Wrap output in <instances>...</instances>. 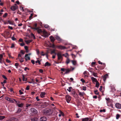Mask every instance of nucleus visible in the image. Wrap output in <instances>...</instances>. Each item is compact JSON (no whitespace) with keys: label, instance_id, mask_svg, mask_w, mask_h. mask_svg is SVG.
Instances as JSON below:
<instances>
[{"label":"nucleus","instance_id":"obj_49","mask_svg":"<svg viewBox=\"0 0 121 121\" xmlns=\"http://www.w3.org/2000/svg\"><path fill=\"white\" fill-rule=\"evenodd\" d=\"M66 69L64 68H62L61 69V70L63 72H64L65 70Z\"/></svg>","mask_w":121,"mask_h":121},{"label":"nucleus","instance_id":"obj_41","mask_svg":"<svg viewBox=\"0 0 121 121\" xmlns=\"http://www.w3.org/2000/svg\"><path fill=\"white\" fill-rule=\"evenodd\" d=\"M36 63H38L40 65L41 63L40 62V61H39V60H38L37 61H36L35 62Z\"/></svg>","mask_w":121,"mask_h":121},{"label":"nucleus","instance_id":"obj_3","mask_svg":"<svg viewBox=\"0 0 121 121\" xmlns=\"http://www.w3.org/2000/svg\"><path fill=\"white\" fill-rule=\"evenodd\" d=\"M65 98L67 102L68 103H69L71 99V97L69 95H66L65 96Z\"/></svg>","mask_w":121,"mask_h":121},{"label":"nucleus","instance_id":"obj_51","mask_svg":"<svg viewBox=\"0 0 121 121\" xmlns=\"http://www.w3.org/2000/svg\"><path fill=\"white\" fill-rule=\"evenodd\" d=\"M12 40L14 41L16 39L13 36L12 37Z\"/></svg>","mask_w":121,"mask_h":121},{"label":"nucleus","instance_id":"obj_30","mask_svg":"<svg viewBox=\"0 0 121 121\" xmlns=\"http://www.w3.org/2000/svg\"><path fill=\"white\" fill-rule=\"evenodd\" d=\"M18 107L22 108L23 106V103H21L20 104H18Z\"/></svg>","mask_w":121,"mask_h":121},{"label":"nucleus","instance_id":"obj_53","mask_svg":"<svg viewBox=\"0 0 121 121\" xmlns=\"http://www.w3.org/2000/svg\"><path fill=\"white\" fill-rule=\"evenodd\" d=\"M6 61L8 63H10L11 62V61L10 60H8L7 59L6 60Z\"/></svg>","mask_w":121,"mask_h":121},{"label":"nucleus","instance_id":"obj_17","mask_svg":"<svg viewBox=\"0 0 121 121\" xmlns=\"http://www.w3.org/2000/svg\"><path fill=\"white\" fill-rule=\"evenodd\" d=\"M23 58H22V57L21 58H17V60L18 59L21 63H22L24 61Z\"/></svg>","mask_w":121,"mask_h":121},{"label":"nucleus","instance_id":"obj_9","mask_svg":"<svg viewBox=\"0 0 121 121\" xmlns=\"http://www.w3.org/2000/svg\"><path fill=\"white\" fill-rule=\"evenodd\" d=\"M28 54H26L25 56V59L26 61H27L28 60H30V58L29 56H28Z\"/></svg>","mask_w":121,"mask_h":121},{"label":"nucleus","instance_id":"obj_11","mask_svg":"<svg viewBox=\"0 0 121 121\" xmlns=\"http://www.w3.org/2000/svg\"><path fill=\"white\" fill-rule=\"evenodd\" d=\"M40 121H46L47 118L44 117H40Z\"/></svg>","mask_w":121,"mask_h":121},{"label":"nucleus","instance_id":"obj_12","mask_svg":"<svg viewBox=\"0 0 121 121\" xmlns=\"http://www.w3.org/2000/svg\"><path fill=\"white\" fill-rule=\"evenodd\" d=\"M5 99L9 101L11 103H13L14 102L13 101L12 99L9 98L8 97H5Z\"/></svg>","mask_w":121,"mask_h":121},{"label":"nucleus","instance_id":"obj_38","mask_svg":"<svg viewBox=\"0 0 121 121\" xmlns=\"http://www.w3.org/2000/svg\"><path fill=\"white\" fill-rule=\"evenodd\" d=\"M120 117V115L118 114H117L116 116V119H119V117Z\"/></svg>","mask_w":121,"mask_h":121},{"label":"nucleus","instance_id":"obj_60","mask_svg":"<svg viewBox=\"0 0 121 121\" xmlns=\"http://www.w3.org/2000/svg\"><path fill=\"white\" fill-rule=\"evenodd\" d=\"M14 44H13V43L12 44L11 46V48H14Z\"/></svg>","mask_w":121,"mask_h":121},{"label":"nucleus","instance_id":"obj_6","mask_svg":"<svg viewBox=\"0 0 121 121\" xmlns=\"http://www.w3.org/2000/svg\"><path fill=\"white\" fill-rule=\"evenodd\" d=\"M116 107L117 108L119 109L121 108V104L118 103H117L115 105Z\"/></svg>","mask_w":121,"mask_h":121},{"label":"nucleus","instance_id":"obj_26","mask_svg":"<svg viewBox=\"0 0 121 121\" xmlns=\"http://www.w3.org/2000/svg\"><path fill=\"white\" fill-rule=\"evenodd\" d=\"M5 118V117L4 116H3L1 115L0 116V121L2 120Z\"/></svg>","mask_w":121,"mask_h":121},{"label":"nucleus","instance_id":"obj_27","mask_svg":"<svg viewBox=\"0 0 121 121\" xmlns=\"http://www.w3.org/2000/svg\"><path fill=\"white\" fill-rule=\"evenodd\" d=\"M89 120L88 118H85L82 119V121H88Z\"/></svg>","mask_w":121,"mask_h":121},{"label":"nucleus","instance_id":"obj_25","mask_svg":"<svg viewBox=\"0 0 121 121\" xmlns=\"http://www.w3.org/2000/svg\"><path fill=\"white\" fill-rule=\"evenodd\" d=\"M71 71V70H69V69H66L65 70L66 72L64 74H67L69 73Z\"/></svg>","mask_w":121,"mask_h":121},{"label":"nucleus","instance_id":"obj_10","mask_svg":"<svg viewBox=\"0 0 121 121\" xmlns=\"http://www.w3.org/2000/svg\"><path fill=\"white\" fill-rule=\"evenodd\" d=\"M42 32L43 34L44 37H46L48 36L47 34V32L46 31L44 30H43Z\"/></svg>","mask_w":121,"mask_h":121},{"label":"nucleus","instance_id":"obj_20","mask_svg":"<svg viewBox=\"0 0 121 121\" xmlns=\"http://www.w3.org/2000/svg\"><path fill=\"white\" fill-rule=\"evenodd\" d=\"M56 39H57L58 41H61V39L59 36H57L55 37Z\"/></svg>","mask_w":121,"mask_h":121},{"label":"nucleus","instance_id":"obj_23","mask_svg":"<svg viewBox=\"0 0 121 121\" xmlns=\"http://www.w3.org/2000/svg\"><path fill=\"white\" fill-rule=\"evenodd\" d=\"M51 65V64H50L48 62H46L44 65V66L45 67L47 66H50Z\"/></svg>","mask_w":121,"mask_h":121},{"label":"nucleus","instance_id":"obj_44","mask_svg":"<svg viewBox=\"0 0 121 121\" xmlns=\"http://www.w3.org/2000/svg\"><path fill=\"white\" fill-rule=\"evenodd\" d=\"M100 112H105V109L100 110Z\"/></svg>","mask_w":121,"mask_h":121},{"label":"nucleus","instance_id":"obj_61","mask_svg":"<svg viewBox=\"0 0 121 121\" xmlns=\"http://www.w3.org/2000/svg\"><path fill=\"white\" fill-rule=\"evenodd\" d=\"M29 87V86H27L26 88V90H29L30 89Z\"/></svg>","mask_w":121,"mask_h":121},{"label":"nucleus","instance_id":"obj_15","mask_svg":"<svg viewBox=\"0 0 121 121\" xmlns=\"http://www.w3.org/2000/svg\"><path fill=\"white\" fill-rule=\"evenodd\" d=\"M36 30H37V32L39 34L42 32L41 30L39 29L38 28H37L36 29Z\"/></svg>","mask_w":121,"mask_h":121},{"label":"nucleus","instance_id":"obj_31","mask_svg":"<svg viewBox=\"0 0 121 121\" xmlns=\"http://www.w3.org/2000/svg\"><path fill=\"white\" fill-rule=\"evenodd\" d=\"M51 47L55 48H57L56 47V46L55 45L54 43H52V45Z\"/></svg>","mask_w":121,"mask_h":121},{"label":"nucleus","instance_id":"obj_63","mask_svg":"<svg viewBox=\"0 0 121 121\" xmlns=\"http://www.w3.org/2000/svg\"><path fill=\"white\" fill-rule=\"evenodd\" d=\"M25 43H20V45L22 46H23L24 45H25Z\"/></svg>","mask_w":121,"mask_h":121},{"label":"nucleus","instance_id":"obj_57","mask_svg":"<svg viewBox=\"0 0 121 121\" xmlns=\"http://www.w3.org/2000/svg\"><path fill=\"white\" fill-rule=\"evenodd\" d=\"M7 15L8 14L7 13H5L3 15V17H5L7 16Z\"/></svg>","mask_w":121,"mask_h":121},{"label":"nucleus","instance_id":"obj_35","mask_svg":"<svg viewBox=\"0 0 121 121\" xmlns=\"http://www.w3.org/2000/svg\"><path fill=\"white\" fill-rule=\"evenodd\" d=\"M72 88L71 87H69L68 88V89H67V90L69 91V92H70L71 91V89H72Z\"/></svg>","mask_w":121,"mask_h":121},{"label":"nucleus","instance_id":"obj_62","mask_svg":"<svg viewBox=\"0 0 121 121\" xmlns=\"http://www.w3.org/2000/svg\"><path fill=\"white\" fill-rule=\"evenodd\" d=\"M44 27L46 28H48V27H49V26L48 25H44Z\"/></svg>","mask_w":121,"mask_h":121},{"label":"nucleus","instance_id":"obj_22","mask_svg":"<svg viewBox=\"0 0 121 121\" xmlns=\"http://www.w3.org/2000/svg\"><path fill=\"white\" fill-rule=\"evenodd\" d=\"M79 95L80 96H82V97L84 96V95L85 94L84 92H81L79 91Z\"/></svg>","mask_w":121,"mask_h":121},{"label":"nucleus","instance_id":"obj_36","mask_svg":"<svg viewBox=\"0 0 121 121\" xmlns=\"http://www.w3.org/2000/svg\"><path fill=\"white\" fill-rule=\"evenodd\" d=\"M31 35L32 37L33 38V39H35V37L34 35L32 33H31Z\"/></svg>","mask_w":121,"mask_h":121},{"label":"nucleus","instance_id":"obj_46","mask_svg":"<svg viewBox=\"0 0 121 121\" xmlns=\"http://www.w3.org/2000/svg\"><path fill=\"white\" fill-rule=\"evenodd\" d=\"M20 53L22 54L23 55L24 53V52L22 50H21L20 51Z\"/></svg>","mask_w":121,"mask_h":121},{"label":"nucleus","instance_id":"obj_47","mask_svg":"<svg viewBox=\"0 0 121 121\" xmlns=\"http://www.w3.org/2000/svg\"><path fill=\"white\" fill-rule=\"evenodd\" d=\"M19 94L20 95H22L23 94V92H22V91L21 90H20L19 91Z\"/></svg>","mask_w":121,"mask_h":121},{"label":"nucleus","instance_id":"obj_7","mask_svg":"<svg viewBox=\"0 0 121 121\" xmlns=\"http://www.w3.org/2000/svg\"><path fill=\"white\" fill-rule=\"evenodd\" d=\"M50 39L52 43H54L55 39L52 36H51L50 37Z\"/></svg>","mask_w":121,"mask_h":121},{"label":"nucleus","instance_id":"obj_21","mask_svg":"<svg viewBox=\"0 0 121 121\" xmlns=\"http://www.w3.org/2000/svg\"><path fill=\"white\" fill-rule=\"evenodd\" d=\"M88 73L86 71H85L84 72L83 74L85 77H88Z\"/></svg>","mask_w":121,"mask_h":121},{"label":"nucleus","instance_id":"obj_58","mask_svg":"<svg viewBox=\"0 0 121 121\" xmlns=\"http://www.w3.org/2000/svg\"><path fill=\"white\" fill-rule=\"evenodd\" d=\"M6 82H7L6 81V80H4V81H3V82H1V84H2L3 83H6Z\"/></svg>","mask_w":121,"mask_h":121},{"label":"nucleus","instance_id":"obj_64","mask_svg":"<svg viewBox=\"0 0 121 121\" xmlns=\"http://www.w3.org/2000/svg\"><path fill=\"white\" fill-rule=\"evenodd\" d=\"M24 48L26 50H27L28 49V47L26 46H24Z\"/></svg>","mask_w":121,"mask_h":121},{"label":"nucleus","instance_id":"obj_50","mask_svg":"<svg viewBox=\"0 0 121 121\" xmlns=\"http://www.w3.org/2000/svg\"><path fill=\"white\" fill-rule=\"evenodd\" d=\"M2 77H3V78L4 79H6V80H7V78H6V77L5 76H4V75H2Z\"/></svg>","mask_w":121,"mask_h":121},{"label":"nucleus","instance_id":"obj_4","mask_svg":"<svg viewBox=\"0 0 121 121\" xmlns=\"http://www.w3.org/2000/svg\"><path fill=\"white\" fill-rule=\"evenodd\" d=\"M57 48L61 50H63L66 49V48L65 46H62L61 45H57L56 46Z\"/></svg>","mask_w":121,"mask_h":121},{"label":"nucleus","instance_id":"obj_52","mask_svg":"<svg viewBox=\"0 0 121 121\" xmlns=\"http://www.w3.org/2000/svg\"><path fill=\"white\" fill-rule=\"evenodd\" d=\"M19 65V64L17 63H16L15 64V66H16V68H17V66Z\"/></svg>","mask_w":121,"mask_h":121},{"label":"nucleus","instance_id":"obj_16","mask_svg":"<svg viewBox=\"0 0 121 121\" xmlns=\"http://www.w3.org/2000/svg\"><path fill=\"white\" fill-rule=\"evenodd\" d=\"M3 57V56L2 54H1L0 55V63H2L3 62H4V61H3L2 59Z\"/></svg>","mask_w":121,"mask_h":121},{"label":"nucleus","instance_id":"obj_54","mask_svg":"<svg viewBox=\"0 0 121 121\" xmlns=\"http://www.w3.org/2000/svg\"><path fill=\"white\" fill-rule=\"evenodd\" d=\"M40 54L41 55L44 56L45 54L44 53V52H42L40 53Z\"/></svg>","mask_w":121,"mask_h":121},{"label":"nucleus","instance_id":"obj_28","mask_svg":"<svg viewBox=\"0 0 121 121\" xmlns=\"http://www.w3.org/2000/svg\"><path fill=\"white\" fill-rule=\"evenodd\" d=\"M15 118H11L9 120H7L6 121H14Z\"/></svg>","mask_w":121,"mask_h":121},{"label":"nucleus","instance_id":"obj_14","mask_svg":"<svg viewBox=\"0 0 121 121\" xmlns=\"http://www.w3.org/2000/svg\"><path fill=\"white\" fill-rule=\"evenodd\" d=\"M46 93L45 92H41L40 96L41 97L43 98L45 97Z\"/></svg>","mask_w":121,"mask_h":121},{"label":"nucleus","instance_id":"obj_24","mask_svg":"<svg viewBox=\"0 0 121 121\" xmlns=\"http://www.w3.org/2000/svg\"><path fill=\"white\" fill-rule=\"evenodd\" d=\"M30 120L32 121H38V119L36 118H31Z\"/></svg>","mask_w":121,"mask_h":121},{"label":"nucleus","instance_id":"obj_32","mask_svg":"<svg viewBox=\"0 0 121 121\" xmlns=\"http://www.w3.org/2000/svg\"><path fill=\"white\" fill-rule=\"evenodd\" d=\"M93 74L94 77H97V73L93 72Z\"/></svg>","mask_w":121,"mask_h":121},{"label":"nucleus","instance_id":"obj_18","mask_svg":"<svg viewBox=\"0 0 121 121\" xmlns=\"http://www.w3.org/2000/svg\"><path fill=\"white\" fill-rule=\"evenodd\" d=\"M108 75L106 74L104 75L103 77V80L104 82H105L107 77L108 76Z\"/></svg>","mask_w":121,"mask_h":121},{"label":"nucleus","instance_id":"obj_2","mask_svg":"<svg viewBox=\"0 0 121 121\" xmlns=\"http://www.w3.org/2000/svg\"><path fill=\"white\" fill-rule=\"evenodd\" d=\"M58 57L57 60L59 61H58L56 63L57 64H58L61 63V61L63 60V57L62 56L61 52H58L57 54Z\"/></svg>","mask_w":121,"mask_h":121},{"label":"nucleus","instance_id":"obj_43","mask_svg":"<svg viewBox=\"0 0 121 121\" xmlns=\"http://www.w3.org/2000/svg\"><path fill=\"white\" fill-rule=\"evenodd\" d=\"M83 88L82 89L84 91H86V86H83Z\"/></svg>","mask_w":121,"mask_h":121},{"label":"nucleus","instance_id":"obj_8","mask_svg":"<svg viewBox=\"0 0 121 121\" xmlns=\"http://www.w3.org/2000/svg\"><path fill=\"white\" fill-rule=\"evenodd\" d=\"M105 63H103L102 66H99L98 67L99 69L101 70L103 69L105 66Z\"/></svg>","mask_w":121,"mask_h":121},{"label":"nucleus","instance_id":"obj_48","mask_svg":"<svg viewBox=\"0 0 121 121\" xmlns=\"http://www.w3.org/2000/svg\"><path fill=\"white\" fill-rule=\"evenodd\" d=\"M44 104L46 106H48L49 105V103L46 102H45L44 103Z\"/></svg>","mask_w":121,"mask_h":121},{"label":"nucleus","instance_id":"obj_56","mask_svg":"<svg viewBox=\"0 0 121 121\" xmlns=\"http://www.w3.org/2000/svg\"><path fill=\"white\" fill-rule=\"evenodd\" d=\"M25 42L27 44H28L30 43L29 40H26Z\"/></svg>","mask_w":121,"mask_h":121},{"label":"nucleus","instance_id":"obj_29","mask_svg":"<svg viewBox=\"0 0 121 121\" xmlns=\"http://www.w3.org/2000/svg\"><path fill=\"white\" fill-rule=\"evenodd\" d=\"M71 62L73 65H75L76 64V61L75 60H72L71 61Z\"/></svg>","mask_w":121,"mask_h":121},{"label":"nucleus","instance_id":"obj_1","mask_svg":"<svg viewBox=\"0 0 121 121\" xmlns=\"http://www.w3.org/2000/svg\"><path fill=\"white\" fill-rule=\"evenodd\" d=\"M43 112L44 114L46 115H50L52 113L51 110L49 109H45L43 110Z\"/></svg>","mask_w":121,"mask_h":121},{"label":"nucleus","instance_id":"obj_34","mask_svg":"<svg viewBox=\"0 0 121 121\" xmlns=\"http://www.w3.org/2000/svg\"><path fill=\"white\" fill-rule=\"evenodd\" d=\"M96 83L95 87H98L99 86V82H98V81L97 82H96Z\"/></svg>","mask_w":121,"mask_h":121},{"label":"nucleus","instance_id":"obj_55","mask_svg":"<svg viewBox=\"0 0 121 121\" xmlns=\"http://www.w3.org/2000/svg\"><path fill=\"white\" fill-rule=\"evenodd\" d=\"M76 92L74 91H73L71 93V94L73 95H75L76 94Z\"/></svg>","mask_w":121,"mask_h":121},{"label":"nucleus","instance_id":"obj_40","mask_svg":"<svg viewBox=\"0 0 121 121\" xmlns=\"http://www.w3.org/2000/svg\"><path fill=\"white\" fill-rule=\"evenodd\" d=\"M94 92L95 94L96 95H98L99 94V92H98L97 90L94 91Z\"/></svg>","mask_w":121,"mask_h":121},{"label":"nucleus","instance_id":"obj_33","mask_svg":"<svg viewBox=\"0 0 121 121\" xmlns=\"http://www.w3.org/2000/svg\"><path fill=\"white\" fill-rule=\"evenodd\" d=\"M22 77H23V79H22L23 81H26L27 80V78H26V79H25V78L24 76V75H23H23Z\"/></svg>","mask_w":121,"mask_h":121},{"label":"nucleus","instance_id":"obj_13","mask_svg":"<svg viewBox=\"0 0 121 121\" xmlns=\"http://www.w3.org/2000/svg\"><path fill=\"white\" fill-rule=\"evenodd\" d=\"M17 7L12 6L10 7V9L12 11H14L17 9Z\"/></svg>","mask_w":121,"mask_h":121},{"label":"nucleus","instance_id":"obj_42","mask_svg":"<svg viewBox=\"0 0 121 121\" xmlns=\"http://www.w3.org/2000/svg\"><path fill=\"white\" fill-rule=\"evenodd\" d=\"M55 53V50H52L51 51V54H52L53 53Z\"/></svg>","mask_w":121,"mask_h":121},{"label":"nucleus","instance_id":"obj_19","mask_svg":"<svg viewBox=\"0 0 121 121\" xmlns=\"http://www.w3.org/2000/svg\"><path fill=\"white\" fill-rule=\"evenodd\" d=\"M91 79L93 82H96L98 81H97V79L94 77H91Z\"/></svg>","mask_w":121,"mask_h":121},{"label":"nucleus","instance_id":"obj_39","mask_svg":"<svg viewBox=\"0 0 121 121\" xmlns=\"http://www.w3.org/2000/svg\"><path fill=\"white\" fill-rule=\"evenodd\" d=\"M21 110H22L20 108H19L18 109L17 111V112L16 113H19L21 111Z\"/></svg>","mask_w":121,"mask_h":121},{"label":"nucleus","instance_id":"obj_37","mask_svg":"<svg viewBox=\"0 0 121 121\" xmlns=\"http://www.w3.org/2000/svg\"><path fill=\"white\" fill-rule=\"evenodd\" d=\"M70 62V60L68 58H67L66 61V63L67 64H69Z\"/></svg>","mask_w":121,"mask_h":121},{"label":"nucleus","instance_id":"obj_59","mask_svg":"<svg viewBox=\"0 0 121 121\" xmlns=\"http://www.w3.org/2000/svg\"><path fill=\"white\" fill-rule=\"evenodd\" d=\"M37 24L36 23H35L34 25H33V26L35 27V28H37Z\"/></svg>","mask_w":121,"mask_h":121},{"label":"nucleus","instance_id":"obj_45","mask_svg":"<svg viewBox=\"0 0 121 121\" xmlns=\"http://www.w3.org/2000/svg\"><path fill=\"white\" fill-rule=\"evenodd\" d=\"M81 81L83 83H84L85 82V80L83 78H81Z\"/></svg>","mask_w":121,"mask_h":121},{"label":"nucleus","instance_id":"obj_5","mask_svg":"<svg viewBox=\"0 0 121 121\" xmlns=\"http://www.w3.org/2000/svg\"><path fill=\"white\" fill-rule=\"evenodd\" d=\"M31 111L33 114H36L38 113L37 110L35 108H31L30 109Z\"/></svg>","mask_w":121,"mask_h":121}]
</instances>
